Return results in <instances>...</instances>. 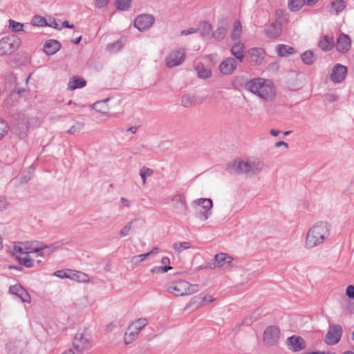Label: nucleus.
Returning a JSON list of instances; mask_svg holds the SVG:
<instances>
[{"mask_svg":"<svg viewBox=\"0 0 354 354\" xmlns=\"http://www.w3.org/2000/svg\"><path fill=\"white\" fill-rule=\"evenodd\" d=\"M330 225L326 221L315 223L308 230L305 241V247L311 249L323 243L329 236Z\"/></svg>","mask_w":354,"mask_h":354,"instance_id":"f257e3e1","label":"nucleus"},{"mask_svg":"<svg viewBox=\"0 0 354 354\" xmlns=\"http://www.w3.org/2000/svg\"><path fill=\"white\" fill-rule=\"evenodd\" d=\"M21 39L15 35H10L0 39V56L10 55L20 46Z\"/></svg>","mask_w":354,"mask_h":354,"instance_id":"f03ea898","label":"nucleus"},{"mask_svg":"<svg viewBox=\"0 0 354 354\" xmlns=\"http://www.w3.org/2000/svg\"><path fill=\"white\" fill-rule=\"evenodd\" d=\"M193 205L197 206L198 217L201 221L207 220L212 214L213 202L211 198H201L193 201Z\"/></svg>","mask_w":354,"mask_h":354,"instance_id":"7ed1b4c3","label":"nucleus"},{"mask_svg":"<svg viewBox=\"0 0 354 354\" xmlns=\"http://www.w3.org/2000/svg\"><path fill=\"white\" fill-rule=\"evenodd\" d=\"M92 346L91 337L88 335L77 333L73 342V346L77 353H82L89 349Z\"/></svg>","mask_w":354,"mask_h":354,"instance_id":"20e7f679","label":"nucleus"},{"mask_svg":"<svg viewBox=\"0 0 354 354\" xmlns=\"http://www.w3.org/2000/svg\"><path fill=\"white\" fill-rule=\"evenodd\" d=\"M274 86L270 81L264 79V83L259 87L257 95L267 101H272L275 97Z\"/></svg>","mask_w":354,"mask_h":354,"instance_id":"39448f33","label":"nucleus"},{"mask_svg":"<svg viewBox=\"0 0 354 354\" xmlns=\"http://www.w3.org/2000/svg\"><path fill=\"white\" fill-rule=\"evenodd\" d=\"M280 338V330L275 326H268L264 331L263 341L268 346H273Z\"/></svg>","mask_w":354,"mask_h":354,"instance_id":"423d86ee","label":"nucleus"},{"mask_svg":"<svg viewBox=\"0 0 354 354\" xmlns=\"http://www.w3.org/2000/svg\"><path fill=\"white\" fill-rule=\"evenodd\" d=\"M342 335V328L339 325H333L330 326L325 337L326 344L332 346L337 344Z\"/></svg>","mask_w":354,"mask_h":354,"instance_id":"0eeeda50","label":"nucleus"},{"mask_svg":"<svg viewBox=\"0 0 354 354\" xmlns=\"http://www.w3.org/2000/svg\"><path fill=\"white\" fill-rule=\"evenodd\" d=\"M154 23V17L149 14H144L138 16L135 20L134 26L140 31L149 29Z\"/></svg>","mask_w":354,"mask_h":354,"instance_id":"6e6552de","label":"nucleus"},{"mask_svg":"<svg viewBox=\"0 0 354 354\" xmlns=\"http://www.w3.org/2000/svg\"><path fill=\"white\" fill-rule=\"evenodd\" d=\"M286 344L288 349L293 352H298L306 348L305 341L301 336L298 335L288 337Z\"/></svg>","mask_w":354,"mask_h":354,"instance_id":"1a4fd4ad","label":"nucleus"},{"mask_svg":"<svg viewBox=\"0 0 354 354\" xmlns=\"http://www.w3.org/2000/svg\"><path fill=\"white\" fill-rule=\"evenodd\" d=\"M347 73V67L340 64H336L332 70L330 80L335 83L342 82Z\"/></svg>","mask_w":354,"mask_h":354,"instance_id":"9d476101","label":"nucleus"},{"mask_svg":"<svg viewBox=\"0 0 354 354\" xmlns=\"http://www.w3.org/2000/svg\"><path fill=\"white\" fill-rule=\"evenodd\" d=\"M199 290L198 284H190L189 282L178 279V296H185L196 292Z\"/></svg>","mask_w":354,"mask_h":354,"instance_id":"9b49d317","label":"nucleus"},{"mask_svg":"<svg viewBox=\"0 0 354 354\" xmlns=\"http://www.w3.org/2000/svg\"><path fill=\"white\" fill-rule=\"evenodd\" d=\"M249 162L245 161H234L230 163L227 167V171L230 174H248Z\"/></svg>","mask_w":354,"mask_h":354,"instance_id":"f8f14e48","label":"nucleus"},{"mask_svg":"<svg viewBox=\"0 0 354 354\" xmlns=\"http://www.w3.org/2000/svg\"><path fill=\"white\" fill-rule=\"evenodd\" d=\"M9 292L17 296L23 302L30 303V294L19 284L11 286L9 288Z\"/></svg>","mask_w":354,"mask_h":354,"instance_id":"ddd939ff","label":"nucleus"},{"mask_svg":"<svg viewBox=\"0 0 354 354\" xmlns=\"http://www.w3.org/2000/svg\"><path fill=\"white\" fill-rule=\"evenodd\" d=\"M236 62L234 58L228 57L223 60L220 66V71L223 75H231L236 68Z\"/></svg>","mask_w":354,"mask_h":354,"instance_id":"4468645a","label":"nucleus"},{"mask_svg":"<svg viewBox=\"0 0 354 354\" xmlns=\"http://www.w3.org/2000/svg\"><path fill=\"white\" fill-rule=\"evenodd\" d=\"M264 55L265 51L261 48H253L248 50L249 62L253 65L261 64Z\"/></svg>","mask_w":354,"mask_h":354,"instance_id":"2eb2a0df","label":"nucleus"},{"mask_svg":"<svg viewBox=\"0 0 354 354\" xmlns=\"http://www.w3.org/2000/svg\"><path fill=\"white\" fill-rule=\"evenodd\" d=\"M351 39L348 35L341 33L337 40L336 48L339 53H345L351 48Z\"/></svg>","mask_w":354,"mask_h":354,"instance_id":"dca6fc26","label":"nucleus"},{"mask_svg":"<svg viewBox=\"0 0 354 354\" xmlns=\"http://www.w3.org/2000/svg\"><path fill=\"white\" fill-rule=\"evenodd\" d=\"M14 125V132L18 134L21 138H24L28 131L29 123L24 116L19 117V121L16 122Z\"/></svg>","mask_w":354,"mask_h":354,"instance_id":"f3484780","label":"nucleus"},{"mask_svg":"<svg viewBox=\"0 0 354 354\" xmlns=\"http://www.w3.org/2000/svg\"><path fill=\"white\" fill-rule=\"evenodd\" d=\"M281 21L272 23L268 26L265 30L267 37L270 39L277 38L281 32Z\"/></svg>","mask_w":354,"mask_h":354,"instance_id":"a211bd4d","label":"nucleus"},{"mask_svg":"<svg viewBox=\"0 0 354 354\" xmlns=\"http://www.w3.org/2000/svg\"><path fill=\"white\" fill-rule=\"evenodd\" d=\"M227 21L226 19H223L219 22V26L217 29L212 32V37L214 38L216 41L223 40L227 33Z\"/></svg>","mask_w":354,"mask_h":354,"instance_id":"6ab92c4d","label":"nucleus"},{"mask_svg":"<svg viewBox=\"0 0 354 354\" xmlns=\"http://www.w3.org/2000/svg\"><path fill=\"white\" fill-rule=\"evenodd\" d=\"M62 47L60 42L55 39H48L44 46V51L48 55H54Z\"/></svg>","mask_w":354,"mask_h":354,"instance_id":"aec40b11","label":"nucleus"},{"mask_svg":"<svg viewBox=\"0 0 354 354\" xmlns=\"http://www.w3.org/2000/svg\"><path fill=\"white\" fill-rule=\"evenodd\" d=\"M232 258L226 253H219L214 256V267H222L225 264L232 266Z\"/></svg>","mask_w":354,"mask_h":354,"instance_id":"412c9836","label":"nucleus"},{"mask_svg":"<svg viewBox=\"0 0 354 354\" xmlns=\"http://www.w3.org/2000/svg\"><path fill=\"white\" fill-rule=\"evenodd\" d=\"M264 83V79L261 77L254 78L247 81L245 84V88L250 92L257 95L261 84Z\"/></svg>","mask_w":354,"mask_h":354,"instance_id":"4be33fe9","label":"nucleus"},{"mask_svg":"<svg viewBox=\"0 0 354 354\" xmlns=\"http://www.w3.org/2000/svg\"><path fill=\"white\" fill-rule=\"evenodd\" d=\"M86 85V82L81 77L74 76L71 78L68 83V89L73 91L81 88Z\"/></svg>","mask_w":354,"mask_h":354,"instance_id":"5701e85b","label":"nucleus"},{"mask_svg":"<svg viewBox=\"0 0 354 354\" xmlns=\"http://www.w3.org/2000/svg\"><path fill=\"white\" fill-rule=\"evenodd\" d=\"M199 31L201 35L204 38H211L212 33V28L211 25L207 21H202L200 23L198 28H196Z\"/></svg>","mask_w":354,"mask_h":354,"instance_id":"b1692460","label":"nucleus"},{"mask_svg":"<svg viewBox=\"0 0 354 354\" xmlns=\"http://www.w3.org/2000/svg\"><path fill=\"white\" fill-rule=\"evenodd\" d=\"M276 50L278 56L279 57H288L290 55L295 54L296 53V50L294 48L286 44L277 45L276 47Z\"/></svg>","mask_w":354,"mask_h":354,"instance_id":"393cba45","label":"nucleus"},{"mask_svg":"<svg viewBox=\"0 0 354 354\" xmlns=\"http://www.w3.org/2000/svg\"><path fill=\"white\" fill-rule=\"evenodd\" d=\"M243 50V44L238 42L232 46L231 53L236 57V59L242 62L244 59Z\"/></svg>","mask_w":354,"mask_h":354,"instance_id":"a878e982","label":"nucleus"},{"mask_svg":"<svg viewBox=\"0 0 354 354\" xmlns=\"http://www.w3.org/2000/svg\"><path fill=\"white\" fill-rule=\"evenodd\" d=\"M346 8V2L344 0H333L330 4V12L338 15Z\"/></svg>","mask_w":354,"mask_h":354,"instance_id":"bb28decb","label":"nucleus"},{"mask_svg":"<svg viewBox=\"0 0 354 354\" xmlns=\"http://www.w3.org/2000/svg\"><path fill=\"white\" fill-rule=\"evenodd\" d=\"M318 46L322 50L329 51L333 48L334 42L328 35H325L322 39L319 41Z\"/></svg>","mask_w":354,"mask_h":354,"instance_id":"cd10ccee","label":"nucleus"},{"mask_svg":"<svg viewBox=\"0 0 354 354\" xmlns=\"http://www.w3.org/2000/svg\"><path fill=\"white\" fill-rule=\"evenodd\" d=\"M263 165L261 161L249 162L248 175H257L263 169Z\"/></svg>","mask_w":354,"mask_h":354,"instance_id":"c85d7f7f","label":"nucleus"},{"mask_svg":"<svg viewBox=\"0 0 354 354\" xmlns=\"http://www.w3.org/2000/svg\"><path fill=\"white\" fill-rule=\"evenodd\" d=\"M196 103V97L194 94L187 93L182 97L181 104L185 107H191Z\"/></svg>","mask_w":354,"mask_h":354,"instance_id":"c756f323","label":"nucleus"},{"mask_svg":"<svg viewBox=\"0 0 354 354\" xmlns=\"http://www.w3.org/2000/svg\"><path fill=\"white\" fill-rule=\"evenodd\" d=\"M148 324V320L146 318H140L135 322L132 323L128 328V330H134L138 334L140 330Z\"/></svg>","mask_w":354,"mask_h":354,"instance_id":"7c9ffc66","label":"nucleus"},{"mask_svg":"<svg viewBox=\"0 0 354 354\" xmlns=\"http://www.w3.org/2000/svg\"><path fill=\"white\" fill-rule=\"evenodd\" d=\"M242 33V26L241 22L237 20L234 22L232 31L231 33V38L232 40L236 41L239 39Z\"/></svg>","mask_w":354,"mask_h":354,"instance_id":"2f4dec72","label":"nucleus"},{"mask_svg":"<svg viewBox=\"0 0 354 354\" xmlns=\"http://www.w3.org/2000/svg\"><path fill=\"white\" fill-rule=\"evenodd\" d=\"M302 62L306 65H312L316 61V57L312 50H306L301 55Z\"/></svg>","mask_w":354,"mask_h":354,"instance_id":"473e14b6","label":"nucleus"},{"mask_svg":"<svg viewBox=\"0 0 354 354\" xmlns=\"http://www.w3.org/2000/svg\"><path fill=\"white\" fill-rule=\"evenodd\" d=\"M198 76L200 78L206 79L211 76L212 72L209 68L205 67L203 65H198L196 66Z\"/></svg>","mask_w":354,"mask_h":354,"instance_id":"72a5a7b5","label":"nucleus"},{"mask_svg":"<svg viewBox=\"0 0 354 354\" xmlns=\"http://www.w3.org/2000/svg\"><path fill=\"white\" fill-rule=\"evenodd\" d=\"M107 101L108 100L96 102L93 105V109L99 113H106L108 111Z\"/></svg>","mask_w":354,"mask_h":354,"instance_id":"f704fd0d","label":"nucleus"},{"mask_svg":"<svg viewBox=\"0 0 354 354\" xmlns=\"http://www.w3.org/2000/svg\"><path fill=\"white\" fill-rule=\"evenodd\" d=\"M61 247L59 242H55L50 245H44V257H49L55 250Z\"/></svg>","mask_w":354,"mask_h":354,"instance_id":"c9c22d12","label":"nucleus"},{"mask_svg":"<svg viewBox=\"0 0 354 354\" xmlns=\"http://www.w3.org/2000/svg\"><path fill=\"white\" fill-rule=\"evenodd\" d=\"M304 4V0H288V8L293 12L299 10Z\"/></svg>","mask_w":354,"mask_h":354,"instance_id":"e433bc0d","label":"nucleus"},{"mask_svg":"<svg viewBox=\"0 0 354 354\" xmlns=\"http://www.w3.org/2000/svg\"><path fill=\"white\" fill-rule=\"evenodd\" d=\"M166 66L172 68L177 66V51H173L166 58Z\"/></svg>","mask_w":354,"mask_h":354,"instance_id":"4c0bfd02","label":"nucleus"},{"mask_svg":"<svg viewBox=\"0 0 354 354\" xmlns=\"http://www.w3.org/2000/svg\"><path fill=\"white\" fill-rule=\"evenodd\" d=\"M153 174V171L148 167H142L140 169V176L142 178V185L146 184V179L147 177L151 176Z\"/></svg>","mask_w":354,"mask_h":354,"instance_id":"58836bf2","label":"nucleus"},{"mask_svg":"<svg viewBox=\"0 0 354 354\" xmlns=\"http://www.w3.org/2000/svg\"><path fill=\"white\" fill-rule=\"evenodd\" d=\"M124 334V341L126 344H129L133 342L138 336V333L134 330H129Z\"/></svg>","mask_w":354,"mask_h":354,"instance_id":"ea45409f","label":"nucleus"},{"mask_svg":"<svg viewBox=\"0 0 354 354\" xmlns=\"http://www.w3.org/2000/svg\"><path fill=\"white\" fill-rule=\"evenodd\" d=\"M8 26L11 28L12 31L14 32H18L24 30V24L17 21H15L13 19L8 20Z\"/></svg>","mask_w":354,"mask_h":354,"instance_id":"a19ab883","label":"nucleus"},{"mask_svg":"<svg viewBox=\"0 0 354 354\" xmlns=\"http://www.w3.org/2000/svg\"><path fill=\"white\" fill-rule=\"evenodd\" d=\"M31 24L35 26H46L48 25L46 18L39 15L34 16L31 20Z\"/></svg>","mask_w":354,"mask_h":354,"instance_id":"79ce46f5","label":"nucleus"},{"mask_svg":"<svg viewBox=\"0 0 354 354\" xmlns=\"http://www.w3.org/2000/svg\"><path fill=\"white\" fill-rule=\"evenodd\" d=\"M18 261L19 263L26 268L32 267L33 259H32L30 254H26L23 257H19Z\"/></svg>","mask_w":354,"mask_h":354,"instance_id":"37998d69","label":"nucleus"},{"mask_svg":"<svg viewBox=\"0 0 354 354\" xmlns=\"http://www.w3.org/2000/svg\"><path fill=\"white\" fill-rule=\"evenodd\" d=\"M131 0H115L117 8L120 10H127L130 8Z\"/></svg>","mask_w":354,"mask_h":354,"instance_id":"c03bdc74","label":"nucleus"},{"mask_svg":"<svg viewBox=\"0 0 354 354\" xmlns=\"http://www.w3.org/2000/svg\"><path fill=\"white\" fill-rule=\"evenodd\" d=\"M137 219L135 218L132 221H131L130 222H129L124 227H123L121 230L120 231V235L122 236V237H124V236H127L129 233V231L132 229L133 227V223L136 221Z\"/></svg>","mask_w":354,"mask_h":354,"instance_id":"a18cd8bd","label":"nucleus"},{"mask_svg":"<svg viewBox=\"0 0 354 354\" xmlns=\"http://www.w3.org/2000/svg\"><path fill=\"white\" fill-rule=\"evenodd\" d=\"M84 123L81 122H76L75 124L73 125L67 131L69 134H75L83 129Z\"/></svg>","mask_w":354,"mask_h":354,"instance_id":"49530a36","label":"nucleus"},{"mask_svg":"<svg viewBox=\"0 0 354 354\" xmlns=\"http://www.w3.org/2000/svg\"><path fill=\"white\" fill-rule=\"evenodd\" d=\"M9 129L8 124L0 119V140L7 134Z\"/></svg>","mask_w":354,"mask_h":354,"instance_id":"de8ad7c7","label":"nucleus"},{"mask_svg":"<svg viewBox=\"0 0 354 354\" xmlns=\"http://www.w3.org/2000/svg\"><path fill=\"white\" fill-rule=\"evenodd\" d=\"M172 269L169 266H156L151 269L153 273H164Z\"/></svg>","mask_w":354,"mask_h":354,"instance_id":"09e8293b","label":"nucleus"},{"mask_svg":"<svg viewBox=\"0 0 354 354\" xmlns=\"http://www.w3.org/2000/svg\"><path fill=\"white\" fill-rule=\"evenodd\" d=\"M13 254L15 255L19 259V257H23L24 254H26V251L24 248H22L19 245H15L13 248Z\"/></svg>","mask_w":354,"mask_h":354,"instance_id":"8fccbe9b","label":"nucleus"},{"mask_svg":"<svg viewBox=\"0 0 354 354\" xmlns=\"http://www.w3.org/2000/svg\"><path fill=\"white\" fill-rule=\"evenodd\" d=\"M180 204V207L178 206V209H180L184 214H186L187 211V207L183 196L178 194V205Z\"/></svg>","mask_w":354,"mask_h":354,"instance_id":"3c124183","label":"nucleus"},{"mask_svg":"<svg viewBox=\"0 0 354 354\" xmlns=\"http://www.w3.org/2000/svg\"><path fill=\"white\" fill-rule=\"evenodd\" d=\"M27 174H22L21 182L23 183H26L28 182L33 176V169L32 168H28L26 171Z\"/></svg>","mask_w":354,"mask_h":354,"instance_id":"603ef678","label":"nucleus"},{"mask_svg":"<svg viewBox=\"0 0 354 354\" xmlns=\"http://www.w3.org/2000/svg\"><path fill=\"white\" fill-rule=\"evenodd\" d=\"M150 255V253H146V254H142L139 255H136L133 257L132 258V262L133 263H138L139 262H141L144 261L147 257Z\"/></svg>","mask_w":354,"mask_h":354,"instance_id":"864d4df0","label":"nucleus"},{"mask_svg":"<svg viewBox=\"0 0 354 354\" xmlns=\"http://www.w3.org/2000/svg\"><path fill=\"white\" fill-rule=\"evenodd\" d=\"M9 205V203L5 196H0V212L6 210Z\"/></svg>","mask_w":354,"mask_h":354,"instance_id":"5fc2aeb1","label":"nucleus"},{"mask_svg":"<svg viewBox=\"0 0 354 354\" xmlns=\"http://www.w3.org/2000/svg\"><path fill=\"white\" fill-rule=\"evenodd\" d=\"M192 248V244L190 242H181L178 244V260L180 259L179 254L182 252L183 250L189 249Z\"/></svg>","mask_w":354,"mask_h":354,"instance_id":"6e6d98bb","label":"nucleus"},{"mask_svg":"<svg viewBox=\"0 0 354 354\" xmlns=\"http://www.w3.org/2000/svg\"><path fill=\"white\" fill-rule=\"evenodd\" d=\"M198 299L202 300L204 303L209 304L214 301V299L209 295L201 294L198 295Z\"/></svg>","mask_w":354,"mask_h":354,"instance_id":"4d7b16f0","label":"nucleus"},{"mask_svg":"<svg viewBox=\"0 0 354 354\" xmlns=\"http://www.w3.org/2000/svg\"><path fill=\"white\" fill-rule=\"evenodd\" d=\"M346 295L350 299H354V286L349 285L346 290Z\"/></svg>","mask_w":354,"mask_h":354,"instance_id":"13d9d810","label":"nucleus"},{"mask_svg":"<svg viewBox=\"0 0 354 354\" xmlns=\"http://www.w3.org/2000/svg\"><path fill=\"white\" fill-rule=\"evenodd\" d=\"M44 245L40 247H35L31 249V251H32V252L37 253V255L40 257H44Z\"/></svg>","mask_w":354,"mask_h":354,"instance_id":"bf43d9fd","label":"nucleus"},{"mask_svg":"<svg viewBox=\"0 0 354 354\" xmlns=\"http://www.w3.org/2000/svg\"><path fill=\"white\" fill-rule=\"evenodd\" d=\"M47 26L58 30H60L62 28L59 26V24L55 19H53L52 20L50 19V22L48 23Z\"/></svg>","mask_w":354,"mask_h":354,"instance_id":"052dcab7","label":"nucleus"},{"mask_svg":"<svg viewBox=\"0 0 354 354\" xmlns=\"http://www.w3.org/2000/svg\"><path fill=\"white\" fill-rule=\"evenodd\" d=\"M196 32H197L196 28H188L187 30H183L180 33L183 35H187L189 34L195 33Z\"/></svg>","mask_w":354,"mask_h":354,"instance_id":"680f3d73","label":"nucleus"},{"mask_svg":"<svg viewBox=\"0 0 354 354\" xmlns=\"http://www.w3.org/2000/svg\"><path fill=\"white\" fill-rule=\"evenodd\" d=\"M109 2V0H96L95 6L97 8H102L105 6Z\"/></svg>","mask_w":354,"mask_h":354,"instance_id":"e2e57ef3","label":"nucleus"},{"mask_svg":"<svg viewBox=\"0 0 354 354\" xmlns=\"http://www.w3.org/2000/svg\"><path fill=\"white\" fill-rule=\"evenodd\" d=\"M178 55H180V56L178 57V66L180 65L185 59V53L184 51H180L178 50Z\"/></svg>","mask_w":354,"mask_h":354,"instance_id":"0e129e2a","label":"nucleus"},{"mask_svg":"<svg viewBox=\"0 0 354 354\" xmlns=\"http://www.w3.org/2000/svg\"><path fill=\"white\" fill-rule=\"evenodd\" d=\"M120 47H121L120 42L117 41V42L112 44L109 46V50L111 51H113L114 48H116L117 50H118V49H120Z\"/></svg>","mask_w":354,"mask_h":354,"instance_id":"69168bd1","label":"nucleus"},{"mask_svg":"<svg viewBox=\"0 0 354 354\" xmlns=\"http://www.w3.org/2000/svg\"><path fill=\"white\" fill-rule=\"evenodd\" d=\"M120 201H121L122 203L123 204V205H124L125 207H129L131 206V202L127 198H126L124 197H122L120 198Z\"/></svg>","mask_w":354,"mask_h":354,"instance_id":"338daca9","label":"nucleus"},{"mask_svg":"<svg viewBox=\"0 0 354 354\" xmlns=\"http://www.w3.org/2000/svg\"><path fill=\"white\" fill-rule=\"evenodd\" d=\"M167 291L169 293L175 294V291H177V286H168L167 288Z\"/></svg>","mask_w":354,"mask_h":354,"instance_id":"774afa93","label":"nucleus"}]
</instances>
